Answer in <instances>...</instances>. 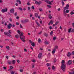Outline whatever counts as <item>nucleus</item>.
Instances as JSON below:
<instances>
[{
    "label": "nucleus",
    "instance_id": "obj_53",
    "mask_svg": "<svg viewBox=\"0 0 74 74\" xmlns=\"http://www.w3.org/2000/svg\"><path fill=\"white\" fill-rule=\"evenodd\" d=\"M14 15H15V16H16V15H17V12H15L14 13Z\"/></svg>",
    "mask_w": 74,
    "mask_h": 74
},
{
    "label": "nucleus",
    "instance_id": "obj_13",
    "mask_svg": "<svg viewBox=\"0 0 74 74\" xmlns=\"http://www.w3.org/2000/svg\"><path fill=\"white\" fill-rule=\"evenodd\" d=\"M8 63L9 64H11L12 63V61L11 60H8Z\"/></svg>",
    "mask_w": 74,
    "mask_h": 74
},
{
    "label": "nucleus",
    "instance_id": "obj_41",
    "mask_svg": "<svg viewBox=\"0 0 74 74\" xmlns=\"http://www.w3.org/2000/svg\"><path fill=\"white\" fill-rule=\"evenodd\" d=\"M32 62H33L34 63H35L36 62V60H32Z\"/></svg>",
    "mask_w": 74,
    "mask_h": 74
},
{
    "label": "nucleus",
    "instance_id": "obj_49",
    "mask_svg": "<svg viewBox=\"0 0 74 74\" xmlns=\"http://www.w3.org/2000/svg\"><path fill=\"white\" fill-rule=\"evenodd\" d=\"M47 66H50V64L49 63H47Z\"/></svg>",
    "mask_w": 74,
    "mask_h": 74
},
{
    "label": "nucleus",
    "instance_id": "obj_47",
    "mask_svg": "<svg viewBox=\"0 0 74 74\" xmlns=\"http://www.w3.org/2000/svg\"><path fill=\"white\" fill-rule=\"evenodd\" d=\"M3 69H4V70H6V67H5V66H3Z\"/></svg>",
    "mask_w": 74,
    "mask_h": 74
},
{
    "label": "nucleus",
    "instance_id": "obj_12",
    "mask_svg": "<svg viewBox=\"0 0 74 74\" xmlns=\"http://www.w3.org/2000/svg\"><path fill=\"white\" fill-rule=\"evenodd\" d=\"M42 56V53H39L38 55V57L39 58H41Z\"/></svg>",
    "mask_w": 74,
    "mask_h": 74
},
{
    "label": "nucleus",
    "instance_id": "obj_43",
    "mask_svg": "<svg viewBox=\"0 0 74 74\" xmlns=\"http://www.w3.org/2000/svg\"><path fill=\"white\" fill-rule=\"evenodd\" d=\"M32 8L33 10H34V6H32Z\"/></svg>",
    "mask_w": 74,
    "mask_h": 74
},
{
    "label": "nucleus",
    "instance_id": "obj_4",
    "mask_svg": "<svg viewBox=\"0 0 74 74\" xmlns=\"http://www.w3.org/2000/svg\"><path fill=\"white\" fill-rule=\"evenodd\" d=\"M8 11V9L7 8H5V9H3L1 10V12L2 13H4L5 12H7Z\"/></svg>",
    "mask_w": 74,
    "mask_h": 74
},
{
    "label": "nucleus",
    "instance_id": "obj_50",
    "mask_svg": "<svg viewBox=\"0 0 74 74\" xmlns=\"http://www.w3.org/2000/svg\"><path fill=\"white\" fill-rule=\"evenodd\" d=\"M4 25L5 26H7V23H5L4 24Z\"/></svg>",
    "mask_w": 74,
    "mask_h": 74
},
{
    "label": "nucleus",
    "instance_id": "obj_51",
    "mask_svg": "<svg viewBox=\"0 0 74 74\" xmlns=\"http://www.w3.org/2000/svg\"><path fill=\"white\" fill-rule=\"evenodd\" d=\"M24 51L25 52H27V51L26 49H24Z\"/></svg>",
    "mask_w": 74,
    "mask_h": 74
},
{
    "label": "nucleus",
    "instance_id": "obj_30",
    "mask_svg": "<svg viewBox=\"0 0 74 74\" xmlns=\"http://www.w3.org/2000/svg\"><path fill=\"white\" fill-rule=\"evenodd\" d=\"M70 14L71 15H73V14H74V12L73 11H71L70 13Z\"/></svg>",
    "mask_w": 74,
    "mask_h": 74
},
{
    "label": "nucleus",
    "instance_id": "obj_60",
    "mask_svg": "<svg viewBox=\"0 0 74 74\" xmlns=\"http://www.w3.org/2000/svg\"><path fill=\"white\" fill-rule=\"evenodd\" d=\"M32 68H34V64H33L32 65Z\"/></svg>",
    "mask_w": 74,
    "mask_h": 74
},
{
    "label": "nucleus",
    "instance_id": "obj_10",
    "mask_svg": "<svg viewBox=\"0 0 74 74\" xmlns=\"http://www.w3.org/2000/svg\"><path fill=\"white\" fill-rule=\"evenodd\" d=\"M72 63V61L71 60H69L68 61V62L67 63V64L68 65H70Z\"/></svg>",
    "mask_w": 74,
    "mask_h": 74
},
{
    "label": "nucleus",
    "instance_id": "obj_45",
    "mask_svg": "<svg viewBox=\"0 0 74 74\" xmlns=\"http://www.w3.org/2000/svg\"><path fill=\"white\" fill-rule=\"evenodd\" d=\"M71 55H74V51H73L71 53Z\"/></svg>",
    "mask_w": 74,
    "mask_h": 74
},
{
    "label": "nucleus",
    "instance_id": "obj_62",
    "mask_svg": "<svg viewBox=\"0 0 74 74\" xmlns=\"http://www.w3.org/2000/svg\"><path fill=\"white\" fill-rule=\"evenodd\" d=\"M58 11H60V8H58Z\"/></svg>",
    "mask_w": 74,
    "mask_h": 74
},
{
    "label": "nucleus",
    "instance_id": "obj_48",
    "mask_svg": "<svg viewBox=\"0 0 74 74\" xmlns=\"http://www.w3.org/2000/svg\"><path fill=\"white\" fill-rule=\"evenodd\" d=\"M8 32L10 34H11V30H9Z\"/></svg>",
    "mask_w": 74,
    "mask_h": 74
},
{
    "label": "nucleus",
    "instance_id": "obj_46",
    "mask_svg": "<svg viewBox=\"0 0 74 74\" xmlns=\"http://www.w3.org/2000/svg\"><path fill=\"white\" fill-rule=\"evenodd\" d=\"M45 36H46V37L48 36V34H45Z\"/></svg>",
    "mask_w": 74,
    "mask_h": 74
},
{
    "label": "nucleus",
    "instance_id": "obj_31",
    "mask_svg": "<svg viewBox=\"0 0 74 74\" xmlns=\"http://www.w3.org/2000/svg\"><path fill=\"white\" fill-rule=\"evenodd\" d=\"M50 15L49 16V19H51L52 18V16H51L50 15L51 14H49Z\"/></svg>",
    "mask_w": 74,
    "mask_h": 74
},
{
    "label": "nucleus",
    "instance_id": "obj_26",
    "mask_svg": "<svg viewBox=\"0 0 74 74\" xmlns=\"http://www.w3.org/2000/svg\"><path fill=\"white\" fill-rule=\"evenodd\" d=\"M56 39V36H54L53 38V40H54V41H55Z\"/></svg>",
    "mask_w": 74,
    "mask_h": 74
},
{
    "label": "nucleus",
    "instance_id": "obj_8",
    "mask_svg": "<svg viewBox=\"0 0 74 74\" xmlns=\"http://www.w3.org/2000/svg\"><path fill=\"white\" fill-rule=\"evenodd\" d=\"M8 29H11V27H12V25L11 23H9L8 25H7Z\"/></svg>",
    "mask_w": 74,
    "mask_h": 74
},
{
    "label": "nucleus",
    "instance_id": "obj_17",
    "mask_svg": "<svg viewBox=\"0 0 74 74\" xmlns=\"http://www.w3.org/2000/svg\"><path fill=\"white\" fill-rule=\"evenodd\" d=\"M38 41L39 43H41V40L40 38H38Z\"/></svg>",
    "mask_w": 74,
    "mask_h": 74
},
{
    "label": "nucleus",
    "instance_id": "obj_27",
    "mask_svg": "<svg viewBox=\"0 0 74 74\" xmlns=\"http://www.w3.org/2000/svg\"><path fill=\"white\" fill-rule=\"evenodd\" d=\"M6 48L8 50H10V47L8 46H7L6 47Z\"/></svg>",
    "mask_w": 74,
    "mask_h": 74
},
{
    "label": "nucleus",
    "instance_id": "obj_6",
    "mask_svg": "<svg viewBox=\"0 0 74 74\" xmlns=\"http://www.w3.org/2000/svg\"><path fill=\"white\" fill-rule=\"evenodd\" d=\"M29 41L31 44V45L33 47H34L35 46V44H34V43L31 40H29Z\"/></svg>",
    "mask_w": 74,
    "mask_h": 74
},
{
    "label": "nucleus",
    "instance_id": "obj_64",
    "mask_svg": "<svg viewBox=\"0 0 74 74\" xmlns=\"http://www.w3.org/2000/svg\"><path fill=\"white\" fill-rule=\"evenodd\" d=\"M74 29H73L72 31H71V32H74Z\"/></svg>",
    "mask_w": 74,
    "mask_h": 74
},
{
    "label": "nucleus",
    "instance_id": "obj_5",
    "mask_svg": "<svg viewBox=\"0 0 74 74\" xmlns=\"http://www.w3.org/2000/svg\"><path fill=\"white\" fill-rule=\"evenodd\" d=\"M4 33L5 35H6V36H8L9 37H11V35L9 34L7 32H5Z\"/></svg>",
    "mask_w": 74,
    "mask_h": 74
},
{
    "label": "nucleus",
    "instance_id": "obj_59",
    "mask_svg": "<svg viewBox=\"0 0 74 74\" xmlns=\"http://www.w3.org/2000/svg\"><path fill=\"white\" fill-rule=\"evenodd\" d=\"M19 9L21 10V11H22V9L21 8H19Z\"/></svg>",
    "mask_w": 74,
    "mask_h": 74
},
{
    "label": "nucleus",
    "instance_id": "obj_14",
    "mask_svg": "<svg viewBox=\"0 0 74 74\" xmlns=\"http://www.w3.org/2000/svg\"><path fill=\"white\" fill-rule=\"evenodd\" d=\"M56 51V49H54L52 51V53L53 54H54L55 53V52Z\"/></svg>",
    "mask_w": 74,
    "mask_h": 74
},
{
    "label": "nucleus",
    "instance_id": "obj_63",
    "mask_svg": "<svg viewBox=\"0 0 74 74\" xmlns=\"http://www.w3.org/2000/svg\"><path fill=\"white\" fill-rule=\"evenodd\" d=\"M28 10H30V8L29 7H28Z\"/></svg>",
    "mask_w": 74,
    "mask_h": 74
},
{
    "label": "nucleus",
    "instance_id": "obj_61",
    "mask_svg": "<svg viewBox=\"0 0 74 74\" xmlns=\"http://www.w3.org/2000/svg\"><path fill=\"white\" fill-rule=\"evenodd\" d=\"M72 26L74 27V23H73L72 24Z\"/></svg>",
    "mask_w": 74,
    "mask_h": 74
},
{
    "label": "nucleus",
    "instance_id": "obj_1",
    "mask_svg": "<svg viewBox=\"0 0 74 74\" xmlns=\"http://www.w3.org/2000/svg\"><path fill=\"white\" fill-rule=\"evenodd\" d=\"M17 32L20 34L21 39L22 40V41L25 42V37L23 35V33L22 32H20V31L19 30Z\"/></svg>",
    "mask_w": 74,
    "mask_h": 74
},
{
    "label": "nucleus",
    "instance_id": "obj_28",
    "mask_svg": "<svg viewBox=\"0 0 74 74\" xmlns=\"http://www.w3.org/2000/svg\"><path fill=\"white\" fill-rule=\"evenodd\" d=\"M69 74H74V71H72L69 73Z\"/></svg>",
    "mask_w": 74,
    "mask_h": 74
},
{
    "label": "nucleus",
    "instance_id": "obj_21",
    "mask_svg": "<svg viewBox=\"0 0 74 74\" xmlns=\"http://www.w3.org/2000/svg\"><path fill=\"white\" fill-rule=\"evenodd\" d=\"M62 5L63 7V6H64V2L63 1H62Z\"/></svg>",
    "mask_w": 74,
    "mask_h": 74
},
{
    "label": "nucleus",
    "instance_id": "obj_19",
    "mask_svg": "<svg viewBox=\"0 0 74 74\" xmlns=\"http://www.w3.org/2000/svg\"><path fill=\"white\" fill-rule=\"evenodd\" d=\"M63 12L64 16H66V15H67V14L66 13V12Z\"/></svg>",
    "mask_w": 74,
    "mask_h": 74
},
{
    "label": "nucleus",
    "instance_id": "obj_54",
    "mask_svg": "<svg viewBox=\"0 0 74 74\" xmlns=\"http://www.w3.org/2000/svg\"><path fill=\"white\" fill-rule=\"evenodd\" d=\"M41 33H42V32L40 31V32L38 33V34H41Z\"/></svg>",
    "mask_w": 74,
    "mask_h": 74
},
{
    "label": "nucleus",
    "instance_id": "obj_58",
    "mask_svg": "<svg viewBox=\"0 0 74 74\" xmlns=\"http://www.w3.org/2000/svg\"><path fill=\"white\" fill-rule=\"evenodd\" d=\"M16 25H19V23H16Z\"/></svg>",
    "mask_w": 74,
    "mask_h": 74
},
{
    "label": "nucleus",
    "instance_id": "obj_23",
    "mask_svg": "<svg viewBox=\"0 0 74 74\" xmlns=\"http://www.w3.org/2000/svg\"><path fill=\"white\" fill-rule=\"evenodd\" d=\"M15 60H13L12 61V64H15Z\"/></svg>",
    "mask_w": 74,
    "mask_h": 74
},
{
    "label": "nucleus",
    "instance_id": "obj_40",
    "mask_svg": "<svg viewBox=\"0 0 74 74\" xmlns=\"http://www.w3.org/2000/svg\"><path fill=\"white\" fill-rule=\"evenodd\" d=\"M23 70L22 69H20V71L21 73L23 72Z\"/></svg>",
    "mask_w": 74,
    "mask_h": 74
},
{
    "label": "nucleus",
    "instance_id": "obj_22",
    "mask_svg": "<svg viewBox=\"0 0 74 74\" xmlns=\"http://www.w3.org/2000/svg\"><path fill=\"white\" fill-rule=\"evenodd\" d=\"M15 37L16 38H19V35H15Z\"/></svg>",
    "mask_w": 74,
    "mask_h": 74
},
{
    "label": "nucleus",
    "instance_id": "obj_34",
    "mask_svg": "<svg viewBox=\"0 0 74 74\" xmlns=\"http://www.w3.org/2000/svg\"><path fill=\"white\" fill-rule=\"evenodd\" d=\"M55 49H58V46H55Z\"/></svg>",
    "mask_w": 74,
    "mask_h": 74
},
{
    "label": "nucleus",
    "instance_id": "obj_39",
    "mask_svg": "<svg viewBox=\"0 0 74 74\" xmlns=\"http://www.w3.org/2000/svg\"><path fill=\"white\" fill-rule=\"evenodd\" d=\"M21 23H25V20H21Z\"/></svg>",
    "mask_w": 74,
    "mask_h": 74
},
{
    "label": "nucleus",
    "instance_id": "obj_33",
    "mask_svg": "<svg viewBox=\"0 0 74 74\" xmlns=\"http://www.w3.org/2000/svg\"><path fill=\"white\" fill-rule=\"evenodd\" d=\"M59 23V22L57 21L55 25H58Z\"/></svg>",
    "mask_w": 74,
    "mask_h": 74
},
{
    "label": "nucleus",
    "instance_id": "obj_16",
    "mask_svg": "<svg viewBox=\"0 0 74 74\" xmlns=\"http://www.w3.org/2000/svg\"><path fill=\"white\" fill-rule=\"evenodd\" d=\"M35 22L38 26H40V24L36 20Z\"/></svg>",
    "mask_w": 74,
    "mask_h": 74
},
{
    "label": "nucleus",
    "instance_id": "obj_52",
    "mask_svg": "<svg viewBox=\"0 0 74 74\" xmlns=\"http://www.w3.org/2000/svg\"><path fill=\"white\" fill-rule=\"evenodd\" d=\"M51 56V54H50V53H49L48 55V56Z\"/></svg>",
    "mask_w": 74,
    "mask_h": 74
},
{
    "label": "nucleus",
    "instance_id": "obj_38",
    "mask_svg": "<svg viewBox=\"0 0 74 74\" xmlns=\"http://www.w3.org/2000/svg\"><path fill=\"white\" fill-rule=\"evenodd\" d=\"M47 6L49 7V8H51V6L50 5H47Z\"/></svg>",
    "mask_w": 74,
    "mask_h": 74
},
{
    "label": "nucleus",
    "instance_id": "obj_18",
    "mask_svg": "<svg viewBox=\"0 0 74 74\" xmlns=\"http://www.w3.org/2000/svg\"><path fill=\"white\" fill-rule=\"evenodd\" d=\"M70 55H71V53H70V52H68L67 54V56L68 57H70Z\"/></svg>",
    "mask_w": 74,
    "mask_h": 74
},
{
    "label": "nucleus",
    "instance_id": "obj_2",
    "mask_svg": "<svg viewBox=\"0 0 74 74\" xmlns=\"http://www.w3.org/2000/svg\"><path fill=\"white\" fill-rule=\"evenodd\" d=\"M62 65L61 66V68L63 71H64L66 70V65L64 64V61L62 60L61 62Z\"/></svg>",
    "mask_w": 74,
    "mask_h": 74
},
{
    "label": "nucleus",
    "instance_id": "obj_57",
    "mask_svg": "<svg viewBox=\"0 0 74 74\" xmlns=\"http://www.w3.org/2000/svg\"><path fill=\"white\" fill-rule=\"evenodd\" d=\"M6 59H8V56H6Z\"/></svg>",
    "mask_w": 74,
    "mask_h": 74
},
{
    "label": "nucleus",
    "instance_id": "obj_3",
    "mask_svg": "<svg viewBox=\"0 0 74 74\" xmlns=\"http://www.w3.org/2000/svg\"><path fill=\"white\" fill-rule=\"evenodd\" d=\"M69 5L67 4L66 7L64 8V10L63 12H66V10H68L69 9Z\"/></svg>",
    "mask_w": 74,
    "mask_h": 74
},
{
    "label": "nucleus",
    "instance_id": "obj_24",
    "mask_svg": "<svg viewBox=\"0 0 74 74\" xmlns=\"http://www.w3.org/2000/svg\"><path fill=\"white\" fill-rule=\"evenodd\" d=\"M39 10L40 11H43V10H42V8H41L39 9Z\"/></svg>",
    "mask_w": 74,
    "mask_h": 74
},
{
    "label": "nucleus",
    "instance_id": "obj_11",
    "mask_svg": "<svg viewBox=\"0 0 74 74\" xmlns=\"http://www.w3.org/2000/svg\"><path fill=\"white\" fill-rule=\"evenodd\" d=\"M53 21L52 20H51L49 22V23L48 25H51H51L53 24Z\"/></svg>",
    "mask_w": 74,
    "mask_h": 74
},
{
    "label": "nucleus",
    "instance_id": "obj_20",
    "mask_svg": "<svg viewBox=\"0 0 74 74\" xmlns=\"http://www.w3.org/2000/svg\"><path fill=\"white\" fill-rule=\"evenodd\" d=\"M16 2H18V3H19V4H21V1H20L19 0H17Z\"/></svg>",
    "mask_w": 74,
    "mask_h": 74
},
{
    "label": "nucleus",
    "instance_id": "obj_35",
    "mask_svg": "<svg viewBox=\"0 0 74 74\" xmlns=\"http://www.w3.org/2000/svg\"><path fill=\"white\" fill-rule=\"evenodd\" d=\"M66 13H69V10H66Z\"/></svg>",
    "mask_w": 74,
    "mask_h": 74
},
{
    "label": "nucleus",
    "instance_id": "obj_44",
    "mask_svg": "<svg viewBox=\"0 0 74 74\" xmlns=\"http://www.w3.org/2000/svg\"><path fill=\"white\" fill-rule=\"evenodd\" d=\"M52 34H53V31H51L50 33V35H52Z\"/></svg>",
    "mask_w": 74,
    "mask_h": 74
},
{
    "label": "nucleus",
    "instance_id": "obj_25",
    "mask_svg": "<svg viewBox=\"0 0 74 74\" xmlns=\"http://www.w3.org/2000/svg\"><path fill=\"white\" fill-rule=\"evenodd\" d=\"M52 69L53 70H55V67L54 66H52Z\"/></svg>",
    "mask_w": 74,
    "mask_h": 74
},
{
    "label": "nucleus",
    "instance_id": "obj_55",
    "mask_svg": "<svg viewBox=\"0 0 74 74\" xmlns=\"http://www.w3.org/2000/svg\"><path fill=\"white\" fill-rule=\"evenodd\" d=\"M10 68L11 69H13V67L12 66H10Z\"/></svg>",
    "mask_w": 74,
    "mask_h": 74
},
{
    "label": "nucleus",
    "instance_id": "obj_37",
    "mask_svg": "<svg viewBox=\"0 0 74 74\" xmlns=\"http://www.w3.org/2000/svg\"><path fill=\"white\" fill-rule=\"evenodd\" d=\"M35 16H36V17H38V14L37 13H35Z\"/></svg>",
    "mask_w": 74,
    "mask_h": 74
},
{
    "label": "nucleus",
    "instance_id": "obj_9",
    "mask_svg": "<svg viewBox=\"0 0 74 74\" xmlns=\"http://www.w3.org/2000/svg\"><path fill=\"white\" fill-rule=\"evenodd\" d=\"M35 3L36 4H38V5H40L41 3V1H40L39 2H38V1H35Z\"/></svg>",
    "mask_w": 74,
    "mask_h": 74
},
{
    "label": "nucleus",
    "instance_id": "obj_42",
    "mask_svg": "<svg viewBox=\"0 0 74 74\" xmlns=\"http://www.w3.org/2000/svg\"><path fill=\"white\" fill-rule=\"evenodd\" d=\"M11 74H14V72L13 71H11Z\"/></svg>",
    "mask_w": 74,
    "mask_h": 74
},
{
    "label": "nucleus",
    "instance_id": "obj_7",
    "mask_svg": "<svg viewBox=\"0 0 74 74\" xmlns=\"http://www.w3.org/2000/svg\"><path fill=\"white\" fill-rule=\"evenodd\" d=\"M15 12V10L14 9H12L10 10V12L12 14H14Z\"/></svg>",
    "mask_w": 74,
    "mask_h": 74
},
{
    "label": "nucleus",
    "instance_id": "obj_36",
    "mask_svg": "<svg viewBox=\"0 0 74 74\" xmlns=\"http://www.w3.org/2000/svg\"><path fill=\"white\" fill-rule=\"evenodd\" d=\"M20 27L21 29L23 28V27L22 26V25L21 24H20Z\"/></svg>",
    "mask_w": 74,
    "mask_h": 74
},
{
    "label": "nucleus",
    "instance_id": "obj_56",
    "mask_svg": "<svg viewBox=\"0 0 74 74\" xmlns=\"http://www.w3.org/2000/svg\"><path fill=\"white\" fill-rule=\"evenodd\" d=\"M40 24H42V21H40Z\"/></svg>",
    "mask_w": 74,
    "mask_h": 74
},
{
    "label": "nucleus",
    "instance_id": "obj_15",
    "mask_svg": "<svg viewBox=\"0 0 74 74\" xmlns=\"http://www.w3.org/2000/svg\"><path fill=\"white\" fill-rule=\"evenodd\" d=\"M25 23V22H29V21L28 19H25L24 20Z\"/></svg>",
    "mask_w": 74,
    "mask_h": 74
},
{
    "label": "nucleus",
    "instance_id": "obj_32",
    "mask_svg": "<svg viewBox=\"0 0 74 74\" xmlns=\"http://www.w3.org/2000/svg\"><path fill=\"white\" fill-rule=\"evenodd\" d=\"M71 28H70L68 29V32L69 33H70L71 32Z\"/></svg>",
    "mask_w": 74,
    "mask_h": 74
},
{
    "label": "nucleus",
    "instance_id": "obj_29",
    "mask_svg": "<svg viewBox=\"0 0 74 74\" xmlns=\"http://www.w3.org/2000/svg\"><path fill=\"white\" fill-rule=\"evenodd\" d=\"M45 44L48 45V44H49V43L48 42L45 41Z\"/></svg>",
    "mask_w": 74,
    "mask_h": 74
}]
</instances>
